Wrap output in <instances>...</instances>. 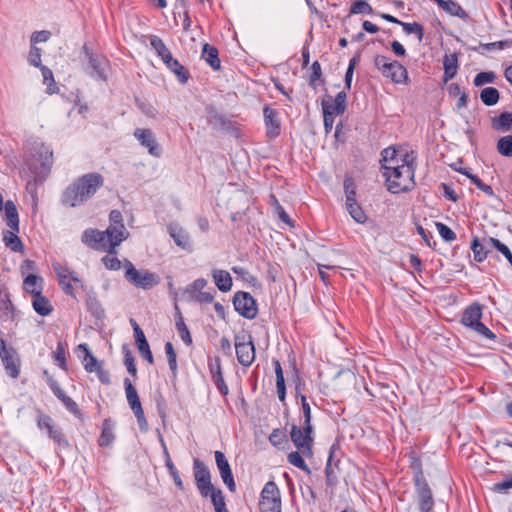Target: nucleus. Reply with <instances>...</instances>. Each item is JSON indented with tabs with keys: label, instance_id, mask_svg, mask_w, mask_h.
<instances>
[{
	"label": "nucleus",
	"instance_id": "nucleus-7",
	"mask_svg": "<svg viewBox=\"0 0 512 512\" xmlns=\"http://www.w3.org/2000/svg\"><path fill=\"white\" fill-rule=\"evenodd\" d=\"M123 383H124L127 402L137 419L139 429L142 432H147L149 426H148V422L146 420L144 410L142 408V405H141V402H140V399L138 396V392H137L136 388L133 386V384L129 378H125Z\"/></svg>",
	"mask_w": 512,
	"mask_h": 512
},
{
	"label": "nucleus",
	"instance_id": "nucleus-20",
	"mask_svg": "<svg viewBox=\"0 0 512 512\" xmlns=\"http://www.w3.org/2000/svg\"><path fill=\"white\" fill-rule=\"evenodd\" d=\"M134 136L143 147L148 149V152L152 156H160L159 145L157 144L154 134L150 129L137 128L134 131Z\"/></svg>",
	"mask_w": 512,
	"mask_h": 512
},
{
	"label": "nucleus",
	"instance_id": "nucleus-19",
	"mask_svg": "<svg viewBox=\"0 0 512 512\" xmlns=\"http://www.w3.org/2000/svg\"><path fill=\"white\" fill-rule=\"evenodd\" d=\"M208 368L211 374L212 381L217 387L220 394L223 396H227L229 393V389L224 381L220 358L216 356L213 360H210L208 362Z\"/></svg>",
	"mask_w": 512,
	"mask_h": 512
},
{
	"label": "nucleus",
	"instance_id": "nucleus-58",
	"mask_svg": "<svg viewBox=\"0 0 512 512\" xmlns=\"http://www.w3.org/2000/svg\"><path fill=\"white\" fill-rule=\"evenodd\" d=\"M0 310L2 311V314L0 315V319L4 318L7 319L9 317H12L14 312L13 304L9 298V294H4L3 298L0 300Z\"/></svg>",
	"mask_w": 512,
	"mask_h": 512
},
{
	"label": "nucleus",
	"instance_id": "nucleus-22",
	"mask_svg": "<svg viewBox=\"0 0 512 512\" xmlns=\"http://www.w3.org/2000/svg\"><path fill=\"white\" fill-rule=\"evenodd\" d=\"M168 232L178 247L191 251L189 234L182 227L171 224L168 226Z\"/></svg>",
	"mask_w": 512,
	"mask_h": 512
},
{
	"label": "nucleus",
	"instance_id": "nucleus-29",
	"mask_svg": "<svg viewBox=\"0 0 512 512\" xmlns=\"http://www.w3.org/2000/svg\"><path fill=\"white\" fill-rule=\"evenodd\" d=\"M7 226L14 231H19V215L17 207L12 200H7L3 205Z\"/></svg>",
	"mask_w": 512,
	"mask_h": 512
},
{
	"label": "nucleus",
	"instance_id": "nucleus-10",
	"mask_svg": "<svg viewBox=\"0 0 512 512\" xmlns=\"http://www.w3.org/2000/svg\"><path fill=\"white\" fill-rule=\"evenodd\" d=\"M37 427L40 430H46L49 438L52 439L59 448H69V441L62 430L56 426L51 416L41 413L37 419Z\"/></svg>",
	"mask_w": 512,
	"mask_h": 512
},
{
	"label": "nucleus",
	"instance_id": "nucleus-63",
	"mask_svg": "<svg viewBox=\"0 0 512 512\" xmlns=\"http://www.w3.org/2000/svg\"><path fill=\"white\" fill-rule=\"evenodd\" d=\"M260 512H281V501H259Z\"/></svg>",
	"mask_w": 512,
	"mask_h": 512
},
{
	"label": "nucleus",
	"instance_id": "nucleus-41",
	"mask_svg": "<svg viewBox=\"0 0 512 512\" xmlns=\"http://www.w3.org/2000/svg\"><path fill=\"white\" fill-rule=\"evenodd\" d=\"M260 500H268V501H281L280 491L275 482L269 481L265 484Z\"/></svg>",
	"mask_w": 512,
	"mask_h": 512
},
{
	"label": "nucleus",
	"instance_id": "nucleus-52",
	"mask_svg": "<svg viewBox=\"0 0 512 512\" xmlns=\"http://www.w3.org/2000/svg\"><path fill=\"white\" fill-rule=\"evenodd\" d=\"M488 243H491V246L499 251L512 266V252L507 245L493 237H488Z\"/></svg>",
	"mask_w": 512,
	"mask_h": 512
},
{
	"label": "nucleus",
	"instance_id": "nucleus-44",
	"mask_svg": "<svg viewBox=\"0 0 512 512\" xmlns=\"http://www.w3.org/2000/svg\"><path fill=\"white\" fill-rule=\"evenodd\" d=\"M338 452H340V446L338 444H333L330 447L329 457L325 467V474L328 480H330V474H333L332 466H337L340 461V459L337 457Z\"/></svg>",
	"mask_w": 512,
	"mask_h": 512
},
{
	"label": "nucleus",
	"instance_id": "nucleus-36",
	"mask_svg": "<svg viewBox=\"0 0 512 512\" xmlns=\"http://www.w3.org/2000/svg\"><path fill=\"white\" fill-rule=\"evenodd\" d=\"M273 364L275 367L276 388H277L278 398L281 402H284L285 397H286V386H285L283 370H282L279 360L274 359Z\"/></svg>",
	"mask_w": 512,
	"mask_h": 512
},
{
	"label": "nucleus",
	"instance_id": "nucleus-15",
	"mask_svg": "<svg viewBox=\"0 0 512 512\" xmlns=\"http://www.w3.org/2000/svg\"><path fill=\"white\" fill-rule=\"evenodd\" d=\"M415 494L417 497L418 508L420 512H431L434 507L433 492L427 480L414 483Z\"/></svg>",
	"mask_w": 512,
	"mask_h": 512
},
{
	"label": "nucleus",
	"instance_id": "nucleus-13",
	"mask_svg": "<svg viewBox=\"0 0 512 512\" xmlns=\"http://www.w3.org/2000/svg\"><path fill=\"white\" fill-rule=\"evenodd\" d=\"M44 374L47 376V384L53 394L61 401L64 407L73 414L76 418L82 420L83 413L80 410L78 404L69 396L65 394V392L60 387L58 381L54 379L52 376H49L47 371H44Z\"/></svg>",
	"mask_w": 512,
	"mask_h": 512
},
{
	"label": "nucleus",
	"instance_id": "nucleus-27",
	"mask_svg": "<svg viewBox=\"0 0 512 512\" xmlns=\"http://www.w3.org/2000/svg\"><path fill=\"white\" fill-rule=\"evenodd\" d=\"M491 127L497 132H512V112H502L491 118Z\"/></svg>",
	"mask_w": 512,
	"mask_h": 512
},
{
	"label": "nucleus",
	"instance_id": "nucleus-32",
	"mask_svg": "<svg viewBox=\"0 0 512 512\" xmlns=\"http://www.w3.org/2000/svg\"><path fill=\"white\" fill-rule=\"evenodd\" d=\"M79 350H83L85 352V356L83 359L84 368L88 373H93L97 370L102 363L98 361V359L91 353L88 345L86 343H82L78 346Z\"/></svg>",
	"mask_w": 512,
	"mask_h": 512
},
{
	"label": "nucleus",
	"instance_id": "nucleus-39",
	"mask_svg": "<svg viewBox=\"0 0 512 512\" xmlns=\"http://www.w3.org/2000/svg\"><path fill=\"white\" fill-rule=\"evenodd\" d=\"M480 99L486 106H494L500 99V93L495 87H486L480 91Z\"/></svg>",
	"mask_w": 512,
	"mask_h": 512
},
{
	"label": "nucleus",
	"instance_id": "nucleus-40",
	"mask_svg": "<svg viewBox=\"0 0 512 512\" xmlns=\"http://www.w3.org/2000/svg\"><path fill=\"white\" fill-rule=\"evenodd\" d=\"M512 46V41L510 40H500L491 43H479L478 47L473 48L474 51L483 54L485 51L492 50H504Z\"/></svg>",
	"mask_w": 512,
	"mask_h": 512
},
{
	"label": "nucleus",
	"instance_id": "nucleus-34",
	"mask_svg": "<svg viewBox=\"0 0 512 512\" xmlns=\"http://www.w3.org/2000/svg\"><path fill=\"white\" fill-rule=\"evenodd\" d=\"M19 231H5L3 233V241L6 247L10 248L13 252H24V244L21 239L17 236Z\"/></svg>",
	"mask_w": 512,
	"mask_h": 512
},
{
	"label": "nucleus",
	"instance_id": "nucleus-21",
	"mask_svg": "<svg viewBox=\"0 0 512 512\" xmlns=\"http://www.w3.org/2000/svg\"><path fill=\"white\" fill-rule=\"evenodd\" d=\"M481 318L482 306L479 303L474 302L464 309L462 313L461 323L464 326L473 329L477 323L481 322Z\"/></svg>",
	"mask_w": 512,
	"mask_h": 512
},
{
	"label": "nucleus",
	"instance_id": "nucleus-51",
	"mask_svg": "<svg viewBox=\"0 0 512 512\" xmlns=\"http://www.w3.org/2000/svg\"><path fill=\"white\" fill-rule=\"evenodd\" d=\"M400 26H402L405 33L415 34L419 41L423 40L424 28L420 23H418V22H413V23L402 22V23H400Z\"/></svg>",
	"mask_w": 512,
	"mask_h": 512
},
{
	"label": "nucleus",
	"instance_id": "nucleus-18",
	"mask_svg": "<svg viewBox=\"0 0 512 512\" xmlns=\"http://www.w3.org/2000/svg\"><path fill=\"white\" fill-rule=\"evenodd\" d=\"M54 270L57 274L58 281L63 291L70 296H74V288L71 285L70 281L79 282L80 279L76 275L74 271H71L69 268L61 266L60 264L54 265Z\"/></svg>",
	"mask_w": 512,
	"mask_h": 512
},
{
	"label": "nucleus",
	"instance_id": "nucleus-17",
	"mask_svg": "<svg viewBox=\"0 0 512 512\" xmlns=\"http://www.w3.org/2000/svg\"><path fill=\"white\" fill-rule=\"evenodd\" d=\"M263 115L267 137L270 139L278 137L280 135L281 125L277 110L269 105H265Z\"/></svg>",
	"mask_w": 512,
	"mask_h": 512
},
{
	"label": "nucleus",
	"instance_id": "nucleus-14",
	"mask_svg": "<svg viewBox=\"0 0 512 512\" xmlns=\"http://www.w3.org/2000/svg\"><path fill=\"white\" fill-rule=\"evenodd\" d=\"M311 434L312 431L306 430L305 425H302V428L295 424L291 426V440L297 449L304 455H312L313 438Z\"/></svg>",
	"mask_w": 512,
	"mask_h": 512
},
{
	"label": "nucleus",
	"instance_id": "nucleus-61",
	"mask_svg": "<svg viewBox=\"0 0 512 512\" xmlns=\"http://www.w3.org/2000/svg\"><path fill=\"white\" fill-rule=\"evenodd\" d=\"M436 228L441 238L446 242H452L456 239L455 232L446 224L437 222Z\"/></svg>",
	"mask_w": 512,
	"mask_h": 512
},
{
	"label": "nucleus",
	"instance_id": "nucleus-57",
	"mask_svg": "<svg viewBox=\"0 0 512 512\" xmlns=\"http://www.w3.org/2000/svg\"><path fill=\"white\" fill-rule=\"evenodd\" d=\"M373 8L365 0H356L350 8V14H372Z\"/></svg>",
	"mask_w": 512,
	"mask_h": 512
},
{
	"label": "nucleus",
	"instance_id": "nucleus-30",
	"mask_svg": "<svg viewBox=\"0 0 512 512\" xmlns=\"http://www.w3.org/2000/svg\"><path fill=\"white\" fill-rule=\"evenodd\" d=\"M436 4L451 16H456L462 20H466L468 18L467 12L455 1L436 0Z\"/></svg>",
	"mask_w": 512,
	"mask_h": 512
},
{
	"label": "nucleus",
	"instance_id": "nucleus-26",
	"mask_svg": "<svg viewBox=\"0 0 512 512\" xmlns=\"http://www.w3.org/2000/svg\"><path fill=\"white\" fill-rule=\"evenodd\" d=\"M212 278L216 287L221 292L226 293L231 290L233 286V280L228 271L222 269H213Z\"/></svg>",
	"mask_w": 512,
	"mask_h": 512
},
{
	"label": "nucleus",
	"instance_id": "nucleus-50",
	"mask_svg": "<svg viewBox=\"0 0 512 512\" xmlns=\"http://www.w3.org/2000/svg\"><path fill=\"white\" fill-rule=\"evenodd\" d=\"M496 78H497V76H496L495 72H493V71H483V72L478 73L474 77L473 84L476 87H481V86H483L485 84L494 83Z\"/></svg>",
	"mask_w": 512,
	"mask_h": 512
},
{
	"label": "nucleus",
	"instance_id": "nucleus-23",
	"mask_svg": "<svg viewBox=\"0 0 512 512\" xmlns=\"http://www.w3.org/2000/svg\"><path fill=\"white\" fill-rule=\"evenodd\" d=\"M470 248L473 252L474 260L478 263L483 262L490 253L491 243H488V237L481 243L477 236L473 237Z\"/></svg>",
	"mask_w": 512,
	"mask_h": 512
},
{
	"label": "nucleus",
	"instance_id": "nucleus-62",
	"mask_svg": "<svg viewBox=\"0 0 512 512\" xmlns=\"http://www.w3.org/2000/svg\"><path fill=\"white\" fill-rule=\"evenodd\" d=\"M136 105L145 116L153 119L157 117L158 111L151 103L136 99Z\"/></svg>",
	"mask_w": 512,
	"mask_h": 512
},
{
	"label": "nucleus",
	"instance_id": "nucleus-8",
	"mask_svg": "<svg viewBox=\"0 0 512 512\" xmlns=\"http://www.w3.org/2000/svg\"><path fill=\"white\" fill-rule=\"evenodd\" d=\"M234 345L237 361L243 367H249L255 360L256 352L251 335H235Z\"/></svg>",
	"mask_w": 512,
	"mask_h": 512
},
{
	"label": "nucleus",
	"instance_id": "nucleus-54",
	"mask_svg": "<svg viewBox=\"0 0 512 512\" xmlns=\"http://www.w3.org/2000/svg\"><path fill=\"white\" fill-rule=\"evenodd\" d=\"M207 118H208V123L213 126L214 128L216 127H224L226 125V118L224 115L222 114H219L215 109L213 108H210L208 109L207 111Z\"/></svg>",
	"mask_w": 512,
	"mask_h": 512
},
{
	"label": "nucleus",
	"instance_id": "nucleus-1",
	"mask_svg": "<svg viewBox=\"0 0 512 512\" xmlns=\"http://www.w3.org/2000/svg\"><path fill=\"white\" fill-rule=\"evenodd\" d=\"M109 222V226L104 231L94 228L84 230L81 236L82 243L93 250L116 254V248L127 239L129 233L123 224V216L119 210L110 212Z\"/></svg>",
	"mask_w": 512,
	"mask_h": 512
},
{
	"label": "nucleus",
	"instance_id": "nucleus-59",
	"mask_svg": "<svg viewBox=\"0 0 512 512\" xmlns=\"http://www.w3.org/2000/svg\"><path fill=\"white\" fill-rule=\"evenodd\" d=\"M149 41L151 47L156 51L159 57H163L167 52H169V49L166 47L163 40L157 35H150Z\"/></svg>",
	"mask_w": 512,
	"mask_h": 512
},
{
	"label": "nucleus",
	"instance_id": "nucleus-55",
	"mask_svg": "<svg viewBox=\"0 0 512 512\" xmlns=\"http://www.w3.org/2000/svg\"><path fill=\"white\" fill-rule=\"evenodd\" d=\"M206 285H207L206 279L198 278L186 287L185 293L189 294L191 299H194L195 294L203 292L202 289H204L206 287Z\"/></svg>",
	"mask_w": 512,
	"mask_h": 512
},
{
	"label": "nucleus",
	"instance_id": "nucleus-45",
	"mask_svg": "<svg viewBox=\"0 0 512 512\" xmlns=\"http://www.w3.org/2000/svg\"><path fill=\"white\" fill-rule=\"evenodd\" d=\"M42 76H43V82L47 85V93L48 94H54L58 91V87L56 86L53 72L46 66L41 65L40 67Z\"/></svg>",
	"mask_w": 512,
	"mask_h": 512
},
{
	"label": "nucleus",
	"instance_id": "nucleus-28",
	"mask_svg": "<svg viewBox=\"0 0 512 512\" xmlns=\"http://www.w3.org/2000/svg\"><path fill=\"white\" fill-rule=\"evenodd\" d=\"M201 58L215 71L221 67L218 49L208 43L202 48Z\"/></svg>",
	"mask_w": 512,
	"mask_h": 512
},
{
	"label": "nucleus",
	"instance_id": "nucleus-33",
	"mask_svg": "<svg viewBox=\"0 0 512 512\" xmlns=\"http://www.w3.org/2000/svg\"><path fill=\"white\" fill-rule=\"evenodd\" d=\"M43 281L44 280L41 276H37L36 274H28L24 278L23 288L31 296H34L35 292H37L38 290L42 292Z\"/></svg>",
	"mask_w": 512,
	"mask_h": 512
},
{
	"label": "nucleus",
	"instance_id": "nucleus-46",
	"mask_svg": "<svg viewBox=\"0 0 512 512\" xmlns=\"http://www.w3.org/2000/svg\"><path fill=\"white\" fill-rule=\"evenodd\" d=\"M410 468L413 473V484L426 481L422 468V463L419 458H416L415 456L411 457Z\"/></svg>",
	"mask_w": 512,
	"mask_h": 512
},
{
	"label": "nucleus",
	"instance_id": "nucleus-31",
	"mask_svg": "<svg viewBox=\"0 0 512 512\" xmlns=\"http://www.w3.org/2000/svg\"><path fill=\"white\" fill-rule=\"evenodd\" d=\"M443 67H444V80L448 81L454 78L458 71V56L453 53L450 55H445L443 59Z\"/></svg>",
	"mask_w": 512,
	"mask_h": 512
},
{
	"label": "nucleus",
	"instance_id": "nucleus-38",
	"mask_svg": "<svg viewBox=\"0 0 512 512\" xmlns=\"http://www.w3.org/2000/svg\"><path fill=\"white\" fill-rule=\"evenodd\" d=\"M87 310L97 320H103L105 318V310L100 301L95 297L89 295L86 299Z\"/></svg>",
	"mask_w": 512,
	"mask_h": 512
},
{
	"label": "nucleus",
	"instance_id": "nucleus-49",
	"mask_svg": "<svg viewBox=\"0 0 512 512\" xmlns=\"http://www.w3.org/2000/svg\"><path fill=\"white\" fill-rule=\"evenodd\" d=\"M165 354L167 357L169 368L174 376L177 374V354L174 350L173 344L171 342H166L165 344Z\"/></svg>",
	"mask_w": 512,
	"mask_h": 512
},
{
	"label": "nucleus",
	"instance_id": "nucleus-5",
	"mask_svg": "<svg viewBox=\"0 0 512 512\" xmlns=\"http://www.w3.org/2000/svg\"><path fill=\"white\" fill-rule=\"evenodd\" d=\"M126 280L137 288L149 290L160 282L159 276L148 270H137L131 261L125 260Z\"/></svg>",
	"mask_w": 512,
	"mask_h": 512
},
{
	"label": "nucleus",
	"instance_id": "nucleus-47",
	"mask_svg": "<svg viewBox=\"0 0 512 512\" xmlns=\"http://www.w3.org/2000/svg\"><path fill=\"white\" fill-rule=\"evenodd\" d=\"M270 202L274 206L279 219L288 226L293 227V221L291 220L290 216L286 213L285 209L281 206V204L279 203L278 199L274 194L270 195Z\"/></svg>",
	"mask_w": 512,
	"mask_h": 512
},
{
	"label": "nucleus",
	"instance_id": "nucleus-25",
	"mask_svg": "<svg viewBox=\"0 0 512 512\" xmlns=\"http://www.w3.org/2000/svg\"><path fill=\"white\" fill-rule=\"evenodd\" d=\"M115 425H116L115 421L112 420L111 418H106L103 420L102 431H101L100 437L98 439L99 446L108 447L114 442V440H115V434H114Z\"/></svg>",
	"mask_w": 512,
	"mask_h": 512
},
{
	"label": "nucleus",
	"instance_id": "nucleus-4",
	"mask_svg": "<svg viewBox=\"0 0 512 512\" xmlns=\"http://www.w3.org/2000/svg\"><path fill=\"white\" fill-rule=\"evenodd\" d=\"M374 65L384 77L389 78L393 83H409L408 71L400 62L391 60L384 55H376Z\"/></svg>",
	"mask_w": 512,
	"mask_h": 512
},
{
	"label": "nucleus",
	"instance_id": "nucleus-37",
	"mask_svg": "<svg viewBox=\"0 0 512 512\" xmlns=\"http://www.w3.org/2000/svg\"><path fill=\"white\" fill-rule=\"evenodd\" d=\"M344 192H345V207L355 205L358 203L357 201V191L356 185L352 177H345L344 182Z\"/></svg>",
	"mask_w": 512,
	"mask_h": 512
},
{
	"label": "nucleus",
	"instance_id": "nucleus-53",
	"mask_svg": "<svg viewBox=\"0 0 512 512\" xmlns=\"http://www.w3.org/2000/svg\"><path fill=\"white\" fill-rule=\"evenodd\" d=\"M288 462L292 464L293 466L305 471L307 474H311L310 468L305 463L303 457L301 456L300 452L293 451L288 455Z\"/></svg>",
	"mask_w": 512,
	"mask_h": 512
},
{
	"label": "nucleus",
	"instance_id": "nucleus-42",
	"mask_svg": "<svg viewBox=\"0 0 512 512\" xmlns=\"http://www.w3.org/2000/svg\"><path fill=\"white\" fill-rule=\"evenodd\" d=\"M167 68L177 76V79L182 84L186 83L190 78L189 71L177 59H174Z\"/></svg>",
	"mask_w": 512,
	"mask_h": 512
},
{
	"label": "nucleus",
	"instance_id": "nucleus-3",
	"mask_svg": "<svg viewBox=\"0 0 512 512\" xmlns=\"http://www.w3.org/2000/svg\"><path fill=\"white\" fill-rule=\"evenodd\" d=\"M408 157L406 154L405 158L401 159L402 164H381L387 190L392 194L408 192L415 186V167L413 159L409 160Z\"/></svg>",
	"mask_w": 512,
	"mask_h": 512
},
{
	"label": "nucleus",
	"instance_id": "nucleus-12",
	"mask_svg": "<svg viewBox=\"0 0 512 512\" xmlns=\"http://www.w3.org/2000/svg\"><path fill=\"white\" fill-rule=\"evenodd\" d=\"M2 336L3 333L0 331V358L6 373L12 378H17L19 376L20 360L16 350L11 346H7Z\"/></svg>",
	"mask_w": 512,
	"mask_h": 512
},
{
	"label": "nucleus",
	"instance_id": "nucleus-9",
	"mask_svg": "<svg viewBox=\"0 0 512 512\" xmlns=\"http://www.w3.org/2000/svg\"><path fill=\"white\" fill-rule=\"evenodd\" d=\"M31 154L35 160L40 162V173L43 174V177L37 175L34 180L37 182L39 179V181L42 182L49 174L53 165V151L42 142H34L31 148Z\"/></svg>",
	"mask_w": 512,
	"mask_h": 512
},
{
	"label": "nucleus",
	"instance_id": "nucleus-35",
	"mask_svg": "<svg viewBox=\"0 0 512 512\" xmlns=\"http://www.w3.org/2000/svg\"><path fill=\"white\" fill-rule=\"evenodd\" d=\"M193 474L196 484L210 480L211 473L208 467L200 459L195 458L193 460Z\"/></svg>",
	"mask_w": 512,
	"mask_h": 512
},
{
	"label": "nucleus",
	"instance_id": "nucleus-64",
	"mask_svg": "<svg viewBox=\"0 0 512 512\" xmlns=\"http://www.w3.org/2000/svg\"><path fill=\"white\" fill-rule=\"evenodd\" d=\"M381 163L387 165L398 164L397 151L393 148H386L381 152Z\"/></svg>",
	"mask_w": 512,
	"mask_h": 512
},
{
	"label": "nucleus",
	"instance_id": "nucleus-60",
	"mask_svg": "<svg viewBox=\"0 0 512 512\" xmlns=\"http://www.w3.org/2000/svg\"><path fill=\"white\" fill-rule=\"evenodd\" d=\"M211 502L214 506L215 512H226V504L222 491L219 489L211 495Z\"/></svg>",
	"mask_w": 512,
	"mask_h": 512
},
{
	"label": "nucleus",
	"instance_id": "nucleus-2",
	"mask_svg": "<svg viewBox=\"0 0 512 512\" xmlns=\"http://www.w3.org/2000/svg\"><path fill=\"white\" fill-rule=\"evenodd\" d=\"M104 185V177L97 172L78 177L63 191L61 202L68 207H78L91 199Z\"/></svg>",
	"mask_w": 512,
	"mask_h": 512
},
{
	"label": "nucleus",
	"instance_id": "nucleus-11",
	"mask_svg": "<svg viewBox=\"0 0 512 512\" xmlns=\"http://www.w3.org/2000/svg\"><path fill=\"white\" fill-rule=\"evenodd\" d=\"M234 309L244 318L252 320L258 313L257 303L253 296L244 291H238L233 297Z\"/></svg>",
	"mask_w": 512,
	"mask_h": 512
},
{
	"label": "nucleus",
	"instance_id": "nucleus-43",
	"mask_svg": "<svg viewBox=\"0 0 512 512\" xmlns=\"http://www.w3.org/2000/svg\"><path fill=\"white\" fill-rule=\"evenodd\" d=\"M497 152L504 157H512V135L500 137L496 144Z\"/></svg>",
	"mask_w": 512,
	"mask_h": 512
},
{
	"label": "nucleus",
	"instance_id": "nucleus-24",
	"mask_svg": "<svg viewBox=\"0 0 512 512\" xmlns=\"http://www.w3.org/2000/svg\"><path fill=\"white\" fill-rule=\"evenodd\" d=\"M32 306L34 311L40 316H48L53 311L51 302L39 290L32 296Z\"/></svg>",
	"mask_w": 512,
	"mask_h": 512
},
{
	"label": "nucleus",
	"instance_id": "nucleus-6",
	"mask_svg": "<svg viewBox=\"0 0 512 512\" xmlns=\"http://www.w3.org/2000/svg\"><path fill=\"white\" fill-rule=\"evenodd\" d=\"M81 54L86 61L84 70L89 74L90 77L102 81L107 80L106 68L108 66V60L106 57L94 53L87 44H84L81 50Z\"/></svg>",
	"mask_w": 512,
	"mask_h": 512
},
{
	"label": "nucleus",
	"instance_id": "nucleus-48",
	"mask_svg": "<svg viewBox=\"0 0 512 512\" xmlns=\"http://www.w3.org/2000/svg\"><path fill=\"white\" fill-rule=\"evenodd\" d=\"M346 210L349 213V215L352 217V219L359 224H364L368 219L366 213L364 212L363 208L361 207V205L359 203H356L355 205L347 206Z\"/></svg>",
	"mask_w": 512,
	"mask_h": 512
},
{
	"label": "nucleus",
	"instance_id": "nucleus-56",
	"mask_svg": "<svg viewBox=\"0 0 512 512\" xmlns=\"http://www.w3.org/2000/svg\"><path fill=\"white\" fill-rule=\"evenodd\" d=\"M123 354H124V365L126 366L128 373L132 377H136L137 376V368L135 365V359H134V356L132 355V352L126 346H124Z\"/></svg>",
	"mask_w": 512,
	"mask_h": 512
},
{
	"label": "nucleus",
	"instance_id": "nucleus-16",
	"mask_svg": "<svg viewBox=\"0 0 512 512\" xmlns=\"http://www.w3.org/2000/svg\"><path fill=\"white\" fill-rule=\"evenodd\" d=\"M214 455L216 465L223 483L227 486L230 492H235L236 484L228 460L226 459L224 453L221 451H215Z\"/></svg>",
	"mask_w": 512,
	"mask_h": 512
}]
</instances>
